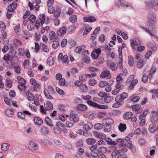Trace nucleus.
I'll return each mask as SVG.
<instances>
[{
	"mask_svg": "<svg viewBox=\"0 0 158 158\" xmlns=\"http://www.w3.org/2000/svg\"><path fill=\"white\" fill-rule=\"evenodd\" d=\"M87 103L91 106L99 109H106L108 107L107 106L99 105L91 101H88Z\"/></svg>",
	"mask_w": 158,
	"mask_h": 158,
	"instance_id": "nucleus-1",
	"label": "nucleus"
},
{
	"mask_svg": "<svg viewBox=\"0 0 158 158\" xmlns=\"http://www.w3.org/2000/svg\"><path fill=\"white\" fill-rule=\"evenodd\" d=\"M128 96V94L125 92L122 93L120 95H118L115 98V100L118 101L119 102H122L124 99H126Z\"/></svg>",
	"mask_w": 158,
	"mask_h": 158,
	"instance_id": "nucleus-2",
	"label": "nucleus"
},
{
	"mask_svg": "<svg viewBox=\"0 0 158 158\" xmlns=\"http://www.w3.org/2000/svg\"><path fill=\"white\" fill-rule=\"evenodd\" d=\"M83 20L84 22L88 23H93L96 20L94 16L89 15L83 17Z\"/></svg>",
	"mask_w": 158,
	"mask_h": 158,
	"instance_id": "nucleus-3",
	"label": "nucleus"
},
{
	"mask_svg": "<svg viewBox=\"0 0 158 158\" xmlns=\"http://www.w3.org/2000/svg\"><path fill=\"white\" fill-rule=\"evenodd\" d=\"M29 148L31 150H36L39 148L37 144L33 141H30L28 146Z\"/></svg>",
	"mask_w": 158,
	"mask_h": 158,
	"instance_id": "nucleus-4",
	"label": "nucleus"
},
{
	"mask_svg": "<svg viewBox=\"0 0 158 158\" xmlns=\"http://www.w3.org/2000/svg\"><path fill=\"white\" fill-rule=\"evenodd\" d=\"M17 4L16 2H14L12 4L9 5L7 7V10L10 12L13 11L16 8Z\"/></svg>",
	"mask_w": 158,
	"mask_h": 158,
	"instance_id": "nucleus-5",
	"label": "nucleus"
},
{
	"mask_svg": "<svg viewBox=\"0 0 158 158\" xmlns=\"http://www.w3.org/2000/svg\"><path fill=\"white\" fill-rule=\"evenodd\" d=\"M93 134L95 136L101 139H103L106 137V135L103 133H99L98 132L95 131Z\"/></svg>",
	"mask_w": 158,
	"mask_h": 158,
	"instance_id": "nucleus-6",
	"label": "nucleus"
},
{
	"mask_svg": "<svg viewBox=\"0 0 158 158\" xmlns=\"http://www.w3.org/2000/svg\"><path fill=\"white\" fill-rule=\"evenodd\" d=\"M156 25V20H148V22L146 23L147 26L152 29L153 28V27H154Z\"/></svg>",
	"mask_w": 158,
	"mask_h": 158,
	"instance_id": "nucleus-7",
	"label": "nucleus"
},
{
	"mask_svg": "<svg viewBox=\"0 0 158 158\" xmlns=\"http://www.w3.org/2000/svg\"><path fill=\"white\" fill-rule=\"evenodd\" d=\"M131 44L135 46L140 45L141 44V42L137 38H134L130 40Z\"/></svg>",
	"mask_w": 158,
	"mask_h": 158,
	"instance_id": "nucleus-8",
	"label": "nucleus"
},
{
	"mask_svg": "<svg viewBox=\"0 0 158 158\" xmlns=\"http://www.w3.org/2000/svg\"><path fill=\"white\" fill-rule=\"evenodd\" d=\"M34 122L35 125L41 126L43 123V121L41 118L37 117H35L34 118Z\"/></svg>",
	"mask_w": 158,
	"mask_h": 158,
	"instance_id": "nucleus-9",
	"label": "nucleus"
},
{
	"mask_svg": "<svg viewBox=\"0 0 158 158\" xmlns=\"http://www.w3.org/2000/svg\"><path fill=\"white\" fill-rule=\"evenodd\" d=\"M49 35L50 39L52 41L56 40L58 39L57 37L56 36L55 33L54 31H50Z\"/></svg>",
	"mask_w": 158,
	"mask_h": 158,
	"instance_id": "nucleus-10",
	"label": "nucleus"
},
{
	"mask_svg": "<svg viewBox=\"0 0 158 158\" xmlns=\"http://www.w3.org/2000/svg\"><path fill=\"white\" fill-rule=\"evenodd\" d=\"M44 107L47 110H50L53 109V106L52 104L50 102L47 101L45 102Z\"/></svg>",
	"mask_w": 158,
	"mask_h": 158,
	"instance_id": "nucleus-11",
	"label": "nucleus"
},
{
	"mask_svg": "<svg viewBox=\"0 0 158 158\" xmlns=\"http://www.w3.org/2000/svg\"><path fill=\"white\" fill-rule=\"evenodd\" d=\"M120 147H123L124 146H127L128 148H132V145L131 141L128 142H124L123 143H121L120 145Z\"/></svg>",
	"mask_w": 158,
	"mask_h": 158,
	"instance_id": "nucleus-12",
	"label": "nucleus"
},
{
	"mask_svg": "<svg viewBox=\"0 0 158 158\" xmlns=\"http://www.w3.org/2000/svg\"><path fill=\"white\" fill-rule=\"evenodd\" d=\"M110 74V72L108 70H105L102 72L100 75V77L102 78H107Z\"/></svg>",
	"mask_w": 158,
	"mask_h": 158,
	"instance_id": "nucleus-13",
	"label": "nucleus"
},
{
	"mask_svg": "<svg viewBox=\"0 0 158 158\" xmlns=\"http://www.w3.org/2000/svg\"><path fill=\"white\" fill-rule=\"evenodd\" d=\"M150 4L153 8L156 10H158V0H152L151 1Z\"/></svg>",
	"mask_w": 158,
	"mask_h": 158,
	"instance_id": "nucleus-14",
	"label": "nucleus"
},
{
	"mask_svg": "<svg viewBox=\"0 0 158 158\" xmlns=\"http://www.w3.org/2000/svg\"><path fill=\"white\" fill-rule=\"evenodd\" d=\"M10 145L7 143H2L1 145V150L3 151H6L9 148Z\"/></svg>",
	"mask_w": 158,
	"mask_h": 158,
	"instance_id": "nucleus-15",
	"label": "nucleus"
},
{
	"mask_svg": "<svg viewBox=\"0 0 158 158\" xmlns=\"http://www.w3.org/2000/svg\"><path fill=\"white\" fill-rule=\"evenodd\" d=\"M93 126V125L92 123L89 122L84 125L83 128L85 131H89L92 128Z\"/></svg>",
	"mask_w": 158,
	"mask_h": 158,
	"instance_id": "nucleus-16",
	"label": "nucleus"
},
{
	"mask_svg": "<svg viewBox=\"0 0 158 158\" xmlns=\"http://www.w3.org/2000/svg\"><path fill=\"white\" fill-rule=\"evenodd\" d=\"M77 108L80 110L83 111L86 110L88 109V107L86 105L82 104H78Z\"/></svg>",
	"mask_w": 158,
	"mask_h": 158,
	"instance_id": "nucleus-17",
	"label": "nucleus"
},
{
	"mask_svg": "<svg viewBox=\"0 0 158 158\" xmlns=\"http://www.w3.org/2000/svg\"><path fill=\"white\" fill-rule=\"evenodd\" d=\"M133 116V113L131 112H127L125 113L123 117L124 119L128 120L131 118Z\"/></svg>",
	"mask_w": 158,
	"mask_h": 158,
	"instance_id": "nucleus-18",
	"label": "nucleus"
},
{
	"mask_svg": "<svg viewBox=\"0 0 158 158\" xmlns=\"http://www.w3.org/2000/svg\"><path fill=\"white\" fill-rule=\"evenodd\" d=\"M106 142L109 145H116L117 142L112 141V139L109 138H104Z\"/></svg>",
	"mask_w": 158,
	"mask_h": 158,
	"instance_id": "nucleus-19",
	"label": "nucleus"
},
{
	"mask_svg": "<svg viewBox=\"0 0 158 158\" xmlns=\"http://www.w3.org/2000/svg\"><path fill=\"white\" fill-rule=\"evenodd\" d=\"M5 114L9 117H11L14 116L13 111L9 109H7L5 112Z\"/></svg>",
	"mask_w": 158,
	"mask_h": 158,
	"instance_id": "nucleus-20",
	"label": "nucleus"
},
{
	"mask_svg": "<svg viewBox=\"0 0 158 158\" xmlns=\"http://www.w3.org/2000/svg\"><path fill=\"white\" fill-rule=\"evenodd\" d=\"M108 66L112 71H114L117 69V67L116 65L115 62H110L108 63Z\"/></svg>",
	"mask_w": 158,
	"mask_h": 158,
	"instance_id": "nucleus-21",
	"label": "nucleus"
},
{
	"mask_svg": "<svg viewBox=\"0 0 158 158\" xmlns=\"http://www.w3.org/2000/svg\"><path fill=\"white\" fill-rule=\"evenodd\" d=\"M119 150L114 151L111 153L112 158H119L120 155Z\"/></svg>",
	"mask_w": 158,
	"mask_h": 158,
	"instance_id": "nucleus-22",
	"label": "nucleus"
},
{
	"mask_svg": "<svg viewBox=\"0 0 158 158\" xmlns=\"http://www.w3.org/2000/svg\"><path fill=\"white\" fill-rule=\"evenodd\" d=\"M66 27H63L60 29L58 32V34L59 35L62 36L66 33Z\"/></svg>",
	"mask_w": 158,
	"mask_h": 158,
	"instance_id": "nucleus-23",
	"label": "nucleus"
},
{
	"mask_svg": "<svg viewBox=\"0 0 158 158\" xmlns=\"http://www.w3.org/2000/svg\"><path fill=\"white\" fill-rule=\"evenodd\" d=\"M41 132L43 135H46L49 133V131L48 128L45 127H42L41 129Z\"/></svg>",
	"mask_w": 158,
	"mask_h": 158,
	"instance_id": "nucleus-24",
	"label": "nucleus"
},
{
	"mask_svg": "<svg viewBox=\"0 0 158 158\" xmlns=\"http://www.w3.org/2000/svg\"><path fill=\"white\" fill-rule=\"evenodd\" d=\"M128 63L130 66L132 67L134 64L133 57L131 56H129L128 58Z\"/></svg>",
	"mask_w": 158,
	"mask_h": 158,
	"instance_id": "nucleus-25",
	"label": "nucleus"
},
{
	"mask_svg": "<svg viewBox=\"0 0 158 158\" xmlns=\"http://www.w3.org/2000/svg\"><path fill=\"white\" fill-rule=\"evenodd\" d=\"M127 128L126 125L120 123L118 127V130L121 132H123Z\"/></svg>",
	"mask_w": 158,
	"mask_h": 158,
	"instance_id": "nucleus-26",
	"label": "nucleus"
},
{
	"mask_svg": "<svg viewBox=\"0 0 158 158\" xmlns=\"http://www.w3.org/2000/svg\"><path fill=\"white\" fill-rule=\"evenodd\" d=\"M86 143L88 145H93L96 142L95 139L93 138H88L86 140Z\"/></svg>",
	"mask_w": 158,
	"mask_h": 158,
	"instance_id": "nucleus-27",
	"label": "nucleus"
},
{
	"mask_svg": "<svg viewBox=\"0 0 158 158\" xmlns=\"http://www.w3.org/2000/svg\"><path fill=\"white\" fill-rule=\"evenodd\" d=\"M54 63V59L52 56L48 58L47 59V63L49 65L51 66L53 65Z\"/></svg>",
	"mask_w": 158,
	"mask_h": 158,
	"instance_id": "nucleus-28",
	"label": "nucleus"
},
{
	"mask_svg": "<svg viewBox=\"0 0 158 158\" xmlns=\"http://www.w3.org/2000/svg\"><path fill=\"white\" fill-rule=\"evenodd\" d=\"M104 121L106 124L108 125H110L111 124L113 123L114 122V120L110 118H107L105 119Z\"/></svg>",
	"mask_w": 158,
	"mask_h": 158,
	"instance_id": "nucleus-29",
	"label": "nucleus"
},
{
	"mask_svg": "<svg viewBox=\"0 0 158 158\" xmlns=\"http://www.w3.org/2000/svg\"><path fill=\"white\" fill-rule=\"evenodd\" d=\"M70 21L72 23H75L77 20V16L75 15H72L69 18Z\"/></svg>",
	"mask_w": 158,
	"mask_h": 158,
	"instance_id": "nucleus-30",
	"label": "nucleus"
},
{
	"mask_svg": "<svg viewBox=\"0 0 158 158\" xmlns=\"http://www.w3.org/2000/svg\"><path fill=\"white\" fill-rule=\"evenodd\" d=\"M26 95L28 99L30 101H32L34 100V96L32 93L31 92H28L26 93Z\"/></svg>",
	"mask_w": 158,
	"mask_h": 158,
	"instance_id": "nucleus-31",
	"label": "nucleus"
},
{
	"mask_svg": "<svg viewBox=\"0 0 158 158\" xmlns=\"http://www.w3.org/2000/svg\"><path fill=\"white\" fill-rule=\"evenodd\" d=\"M148 20H156V17L155 14L153 13H150L148 16Z\"/></svg>",
	"mask_w": 158,
	"mask_h": 158,
	"instance_id": "nucleus-32",
	"label": "nucleus"
},
{
	"mask_svg": "<svg viewBox=\"0 0 158 158\" xmlns=\"http://www.w3.org/2000/svg\"><path fill=\"white\" fill-rule=\"evenodd\" d=\"M107 151V148L104 147H100L98 149V152L102 154H104L106 153Z\"/></svg>",
	"mask_w": 158,
	"mask_h": 158,
	"instance_id": "nucleus-33",
	"label": "nucleus"
},
{
	"mask_svg": "<svg viewBox=\"0 0 158 158\" xmlns=\"http://www.w3.org/2000/svg\"><path fill=\"white\" fill-rule=\"evenodd\" d=\"M148 129L149 131L151 132H153L156 131V127L154 124H151L149 125Z\"/></svg>",
	"mask_w": 158,
	"mask_h": 158,
	"instance_id": "nucleus-34",
	"label": "nucleus"
},
{
	"mask_svg": "<svg viewBox=\"0 0 158 158\" xmlns=\"http://www.w3.org/2000/svg\"><path fill=\"white\" fill-rule=\"evenodd\" d=\"M138 81L137 80L135 79L133 82H131L130 84V85L129 86V88L131 89L132 90L133 89L134 86L136 84L138 83Z\"/></svg>",
	"mask_w": 158,
	"mask_h": 158,
	"instance_id": "nucleus-35",
	"label": "nucleus"
},
{
	"mask_svg": "<svg viewBox=\"0 0 158 158\" xmlns=\"http://www.w3.org/2000/svg\"><path fill=\"white\" fill-rule=\"evenodd\" d=\"M103 125L101 123H98L96 124L94 126L95 129L97 130H101L103 127Z\"/></svg>",
	"mask_w": 158,
	"mask_h": 158,
	"instance_id": "nucleus-36",
	"label": "nucleus"
},
{
	"mask_svg": "<svg viewBox=\"0 0 158 158\" xmlns=\"http://www.w3.org/2000/svg\"><path fill=\"white\" fill-rule=\"evenodd\" d=\"M104 99L106 103H109L114 99V98L112 96H106V95L104 98Z\"/></svg>",
	"mask_w": 158,
	"mask_h": 158,
	"instance_id": "nucleus-37",
	"label": "nucleus"
},
{
	"mask_svg": "<svg viewBox=\"0 0 158 158\" xmlns=\"http://www.w3.org/2000/svg\"><path fill=\"white\" fill-rule=\"evenodd\" d=\"M40 46H42L43 51L45 52H48L49 51V50L48 47H47L44 43H40Z\"/></svg>",
	"mask_w": 158,
	"mask_h": 158,
	"instance_id": "nucleus-38",
	"label": "nucleus"
},
{
	"mask_svg": "<svg viewBox=\"0 0 158 158\" xmlns=\"http://www.w3.org/2000/svg\"><path fill=\"white\" fill-rule=\"evenodd\" d=\"M61 10L60 9L58 8L56 9L54 12V15L55 17H58L60 14Z\"/></svg>",
	"mask_w": 158,
	"mask_h": 158,
	"instance_id": "nucleus-39",
	"label": "nucleus"
},
{
	"mask_svg": "<svg viewBox=\"0 0 158 158\" xmlns=\"http://www.w3.org/2000/svg\"><path fill=\"white\" fill-rule=\"evenodd\" d=\"M18 82L20 84H25L26 83V81L23 78L20 77H17Z\"/></svg>",
	"mask_w": 158,
	"mask_h": 158,
	"instance_id": "nucleus-40",
	"label": "nucleus"
},
{
	"mask_svg": "<svg viewBox=\"0 0 158 158\" xmlns=\"http://www.w3.org/2000/svg\"><path fill=\"white\" fill-rule=\"evenodd\" d=\"M151 121L152 122L154 123H158V118L155 115H153L152 116Z\"/></svg>",
	"mask_w": 158,
	"mask_h": 158,
	"instance_id": "nucleus-41",
	"label": "nucleus"
},
{
	"mask_svg": "<svg viewBox=\"0 0 158 158\" xmlns=\"http://www.w3.org/2000/svg\"><path fill=\"white\" fill-rule=\"evenodd\" d=\"M45 121L46 123L50 127H52L53 126V125L51 122V120L49 117L47 116L46 117Z\"/></svg>",
	"mask_w": 158,
	"mask_h": 158,
	"instance_id": "nucleus-42",
	"label": "nucleus"
},
{
	"mask_svg": "<svg viewBox=\"0 0 158 158\" xmlns=\"http://www.w3.org/2000/svg\"><path fill=\"white\" fill-rule=\"evenodd\" d=\"M117 5L119 7H121L125 5L124 1L123 0H118L117 2Z\"/></svg>",
	"mask_w": 158,
	"mask_h": 158,
	"instance_id": "nucleus-43",
	"label": "nucleus"
},
{
	"mask_svg": "<svg viewBox=\"0 0 158 158\" xmlns=\"http://www.w3.org/2000/svg\"><path fill=\"white\" fill-rule=\"evenodd\" d=\"M87 79V77L86 74L85 75L84 74L81 75L79 76V79L82 81H85Z\"/></svg>",
	"mask_w": 158,
	"mask_h": 158,
	"instance_id": "nucleus-44",
	"label": "nucleus"
},
{
	"mask_svg": "<svg viewBox=\"0 0 158 158\" xmlns=\"http://www.w3.org/2000/svg\"><path fill=\"white\" fill-rule=\"evenodd\" d=\"M134 78V77L133 75L130 76L127 80V83L128 84H130L131 82H133L135 80Z\"/></svg>",
	"mask_w": 158,
	"mask_h": 158,
	"instance_id": "nucleus-45",
	"label": "nucleus"
},
{
	"mask_svg": "<svg viewBox=\"0 0 158 158\" xmlns=\"http://www.w3.org/2000/svg\"><path fill=\"white\" fill-rule=\"evenodd\" d=\"M111 128L110 125L106 124L104 127V131L106 132H108L111 130Z\"/></svg>",
	"mask_w": 158,
	"mask_h": 158,
	"instance_id": "nucleus-46",
	"label": "nucleus"
},
{
	"mask_svg": "<svg viewBox=\"0 0 158 158\" xmlns=\"http://www.w3.org/2000/svg\"><path fill=\"white\" fill-rule=\"evenodd\" d=\"M44 94L46 97L49 99H52V97L49 94L47 90L44 91Z\"/></svg>",
	"mask_w": 158,
	"mask_h": 158,
	"instance_id": "nucleus-47",
	"label": "nucleus"
},
{
	"mask_svg": "<svg viewBox=\"0 0 158 158\" xmlns=\"http://www.w3.org/2000/svg\"><path fill=\"white\" fill-rule=\"evenodd\" d=\"M54 42L52 44V47L54 49H56L58 47L59 43L58 41L55 40L54 41H53Z\"/></svg>",
	"mask_w": 158,
	"mask_h": 158,
	"instance_id": "nucleus-48",
	"label": "nucleus"
},
{
	"mask_svg": "<svg viewBox=\"0 0 158 158\" xmlns=\"http://www.w3.org/2000/svg\"><path fill=\"white\" fill-rule=\"evenodd\" d=\"M97 83L96 81L93 78H91L89 80V85L90 86H92L95 85Z\"/></svg>",
	"mask_w": 158,
	"mask_h": 158,
	"instance_id": "nucleus-49",
	"label": "nucleus"
},
{
	"mask_svg": "<svg viewBox=\"0 0 158 158\" xmlns=\"http://www.w3.org/2000/svg\"><path fill=\"white\" fill-rule=\"evenodd\" d=\"M88 71L89 72H94L95 71H99L98 69L96 68L95 67L89 66L88 68Z\"/></svg>",
	"mask_w": 158,
	"mask_h": 158,
	"instance_id": "nucleus-50",
	"label": "nucleus"
},
{
	"mask_svg": "<svg viewBox=\"0 0 158 158\" xmlns=\"http://www.w3.org/2000/svg\"><path fill=\"white\" fill-rule=\"evenodd\" d=\"M6 85L8 88H10L12 86V81L9 79H7L6 80Z\"/></svg>",
	"mask_w": 158,
	"mask_h": 158,
	"instance_id": "nucleus-51",
	"label": "nucleus"
},
{
	"mask_svg": "<svg viewBox=\"0 0 158 158\" xmlns=\"http://www.w3.org/2000/svg\"><path fill=\"white\" fill-rule=\"evenodd\" d=\"M133 110L136 111L138 110L140 108V106L139 105H136L131 106Z\"/></svg>",
	"mask_w": 158,
	"mask_h": 158,
	"instance_id": "nucleus-52",
	"label": "nucleus"
},
{
	"mask_svg": "<svg viewBox=\"0 0 158 158\" xmlns=\"http://www.w3.org/2000/svg\"><path fill=\"white\" fill-rule=\"evenodd\" d=\"M6 29V26L4 23L2 22H0V31H4Z\"/></svg>",
	"mask_w": 158,
	"mask_h": 158,
	"instance_id": "nucleus-53",
	"label": "nucleus"
},
{
	"mask_svg": "<svg viewBox=\"0 0 158 158\" xmlns=\"http://www.w3.org/2000/svg\"><path fill=\"white\" fill-rule=\"evenodd\" d=\"M124 88V86L122 85L119 82H117V83L115 87V88L118 89L119 90L123 89Z\"/></svg>",
	"mask_w": 158,
	"mask_h": 158,
	"instance_id": "nucleus-54",
	"label": "nucleus"
},
{
	"mask_svg": "<svg viewBox=\"0 0 158 158\" xmlns=\"http://www.w3.org/2000/svg\"><path fill=\"white\" fill-rule=\"evenodd\" d=\"M12 58V56L11 55H9L8 54L5 55L3 57L4 60L6 61L8 60L10 58Z\"/></svg>",
	"mask_w": 158,
	"mask_h": 158,
	"instance_id": "nucleus-55",
	"label": "nucleus"
},
{
	"mask_svg": "<svg viewBox=\"0 0 158 158\" xmlns=\"http://www.w3.org/2000/svg\"><path fill=\"white\" fill-rule=\"evenodd\" d=\"M19 51V54L20 56H23L25 54V52L24 48H19L18 49Z\"/></svg>",
	"mask_w": 158,
	"mask_h": 158,
	"instance_id": "nucleus-56",
	"label": "nucleus"
},
{
	"mask_svg": "<svg viewBox=\"0 0 158 158\" xmlns=\"http://www.w3.org/2000/svg\"><path fill=\"white\" fill-rule=\"evenodd\" d=\"M116 102L112 106L113 107L117 108L118 107L120 106L121 105V104L118 101L115 100Z\"/></svg>",
	"mask_w": 158,
	"mask_h": 158,
	"instance_id": "nucleus-57",
	"label": "nucleus"
},
{
	"mask_svg": "<svg viewBox=\"0 0 158 158\" xmlns=\"http://www.w3.org/2000/svg\"><path fill=\"white\" fill-rule=\"evenodd\" d=\"M12 48V49L9 52V53L8 54L9 55H11L12 56V58L13 57V55H15L16 54V51L12 49L13 47H12L11 46V47Z\"/></svg>",
	"mask_w": 158,
	"mask_h": 158,
	"instance_id": "nucleus-58",
	"label": "nucleus"
},
{
	"mask_svg": "<svg viewBox=\"0 0 158 158\" xmlns=\"http://www.w3.org/2000/svg\"><path fill=\"white\" fill-rule=\"evenodd\" d=\"M48 11L50 14L53 13L54 11V8L52 6H48Z\"/></svg>",
	"mask_w": 158,
	"mask_h": 158,
	"instance_id": "nucleus-59",
	"label": "nucleus"
},
{
	"mask_svg": "<svg viewBox=\"0 0 158 158\" xmlns=\"http://www.w3.org/2000/svg\"><path fill=\"white\" fill-rule=\"evenodd\" d=\"M139 99L140 98L139 96H136L135 97H134L133 98H132L130 99L133 102H137L139 101Z\"/></svg>",
	"mask_w": 158,
	"mask_h": 158,
	"instance_id": "nucleus-60",
	"label": "nucleus"
},
{
	"mask_svg": "<svg viewBox=\"0 0 158 158\" xmlns=\"http://www.w3.org/2000/svg\"><path fill=\"white\" fill-rule=\"evenodd\" d=\"M18 115L19 118L22 119H24L25 117V115L24 113L19 112L18 113Z\"/></svg>",
	"mask_w": 158,
	"mask_h": 158,
	"instance_id": "nucleus-61",
	"label": "nucleus"
},
{
	"mask_svg": "<svg viewBox=\"0 0 158 158\" xmlns=\"http://www.w3.org/2000/svg\"><path fill=\"white\" fill-rule=\"evenodd\" d=\"M68 56L67 55H64L61 59V60L63 63H66L67 62L68 60Z\"/></svg>",
	"mask_w": 158,
	"mask_h": 158,
	"instance_id": "nucleus-62",
	"label": "nucleus"
},
{
	"mask_svg": "<svg viewBox=\"0 0 158 158\" xmlns=\"http://www.w3.org/2000/svg\"><path fill=\"white\" fill-rule=\"evenodd\" d=\"M107 85V82L104 81H101L99 84L100 87L102 88L105 87Z\"/></svg>",
	"mask_w": 158,
	"mask_h": 158,
	"instance_id": "nucleus-63",
	"label": "nucleus"
},
{
	"mask_svg": "<svg viewBox=\"0 0 158 158\" xmlns=\"http://www.w3.org/2000/svg\"><path fill=\"white\" fill-rule=\"evenodd\" d=\"M90 155L91 156L94 157H95L98 156V153L96 152V150L91 151Z\"/></svg>",
	"mask_w": 158,
	"mask_h": 158,
	"instance_id": "nucleus-64",
	"label": "nucleus"
}]
</instances>
